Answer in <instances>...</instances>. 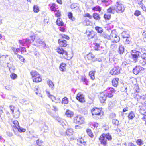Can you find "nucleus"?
I'll return each instance as SVG.
<instances>
[{
	"label": "nucleus",
	"instance_id": "obj_10",
	"mask_svg": "<svg viewBox=\"0 0 146 146\" xmlns=\"http://www.w3.org/2000/svg\"><path fill=\"white\" fill-rule=\"evenodd\" d=\"M76 99L81 102H85L84 96L81 92L78 93L77 95Z\"/></svg>",
	"mask_w": 146,
	"mask_h": 146
},
{
	"label": "nucleus",
	"instance_id": "obj_57",
	"mask_svg": "<svg viewBox=\"0 0 146 146\" xmlns=\"http://www.w3.org/2000/svg\"><path fill=\"white\" fill-rule=\"evenodd\" d=\"M20 112L19 111V110L18 109L17 110V111H15V114L16 116V118L19 117L20 115Z\"/></svg>",
	"mask_w": 146,
	"mask_h": 146
},
{
	"label": "nucleus",
	"instance_id": "obj_54",
	"mask_svg": "<svg viewBox=\"0 0 146 146\" xmlns=\"http://www.w3.org/2000/svg\"><path fill=\"white\" fill-rule=\"evenodd\" d=\"M141 13L140 11L137 10L135 11L134 15L135 16H139L141 14Z\"/></svg>",
	"mask_w": 146,
	"mask_h": 146
},
{
	"label": "nucleus",
	"instance_id": "obj_43",
	"mask_svg": "<svg viewBox=\"0 0 146 146\" xmlns=\"http://www.w3.org/2000/svg\"><path fill=\"white\" fill-rule=\"evenodd\" d=\"M128 117L130 119H132L135 117V114L132 111H131Z\"/></svg>",
	"mask_w": 146,
	"mask_h": 146
},
{
	"label": "nucleus",
	"instance_id": "obj_27",
	"mask_svg": "<svg viewBox=\"0 0 146 146\" xmlns=\"http://www.w3.org/2000/svg\"><path fill=\"white\" fill-rule=\"evenodd\" d=\"M46 92L47 94V96L53 101H55V100H56L55 97L53 95H51L48 92L46 91Z\"/></svg>",
	"mask_w": 146,
	"mask_h": 146
},
{
	"label": "nucleus",
	"instance_id": "obj_2",
	"mask_svg": "<svg viewBox=\"0 0 146 146\" xmlns=\"http://www.w3.org/2000/svg\"><path fill=\"white\" fill-rule=\"evenodd\" d=\"M112 139L111 136L109 133H103L102 134L99 138V140L101 143L104 146H106L107 144V140L111 141Z\"/></svg>",
	"mask_w": 146,
	"mask_h": 146
},
{
	"label": "nucleus",
	"instance_id": "obj_22",
	"mask_svg": "<svg viewBox=\"0 0 146 146\" xmlns=\"http://www.w3.org/2000/svg\"><path fill=\"white\" fill-rule=\"evenodd\" d=\"M24 41L25 43V45L26 44L27 47L29 48V45L31 43V41L28 38H26L24 39Z\"/></svg>",
	"mask_w": 146,
	"mask_h": 146
},
{
	"label": "nucleus",
	"instance_id": "obj_14",
	"mask_svg": "<svg viewBox=\"0 0 146 146\" xmlns=\"http://www.w3.org/2000/svg\"><path fill=\"white\" fill-rule=\"evenodd\" d=\"M57 52L58 53L60 54H64L65 56H67V52L65 51L62 48H58L57 49Z\"/></svg>",
	"mask_w": 146,
	"mask_h": 146
},
{
	"label": "nucleus",
	"instance_id": "obj_13",
	"mask_svg": "<svg viewBox=\"0 0 146 146\" xmlns=\"http://www.w3.org/2000/svg\"><path fill=\"white\" fill-rule=\"evenodd\" d=\"M86 33L87 34L88 37L91 38H94L96 34V33L92 31H87Z\"/></svg>",
	"mask_w": 146,
	"mask_h": 146
},
{
	"label": "nucleus",
	"instance_id": "obj_4",
	"mask_svg": "<svg viewBox=\"0 0 146 146\" xmlns=\"http://www.w3.org/2000/svg\"><path fill=\"white\" fill-rule=\"evenodd\" d=\"M140 53V49L139 51H137L135 50L131 51V55L133 62H136L137 61L138 58L140 56L141 54Z\"/></svg>",
	"mask_w": 146,
	"mask_h": 146
},
{
	"label": "nucleus",
	"instance_id": "obj_34",
	"mask_svg": "<svg viewBox=\"0 0 146 146\" xmlns=\"http://www.w3.org/2000/svg\"><path fill=\"white\" fill-rule=\"evenodd\" d=\"M68 16L69 18L73 21H75V18L73 16V14L71 12H69L68 13Z\"/></svg>",
	"mask_w": 146,
	"mask_h": 146
},
{
	"label": "nucleus",
	"instance_id": "obj_40",
	"mask_svg": "<svg viewBox=\"0 0 146 146\" xmlns=\"http://www.w3.org/2000/svg\"><path fill=\"white\" fill-rule=\"evenodd\" d=\"M33 11L34 12L38 13L39 11L38 6L37 5H34L33 7Z\"/></svg>",
	"mask_w": 146,
	"mask_h": 146
},
{
	"label": "nucleus",
	"instance_id": "obj_19",
	"mask_svg": "<svg viewBox=\"0 0 146 146\" xmlns=\"http://www.w3.org/2000/svg\"><path fill=\"white\" fill-rule=\"evenodd\" d=\"M56 23L59 26H62L64 25V23L62 22V19L60 18H58L56 21Z\"/></svg>",
	"mask_w": 146,
	"mask_h": 146
},
{
	"label": "nucleus",
	"instance_id": "obj_48",
	"mask_svg": "<svg viewBox=\"0 0 146 146\" xmlns=\"http://www.w3.org/2000/svg\"><path fill=\"white\" fill-rule=\"evenodd\" d=\"M131 39L130 37L125 38V40L124 41V42L125 44H130L131 42Z\"/></svg>",
	"mask_w": 146,
	"mask_h": 146
},
{
	"label": "nucleus",
	"instance_id": "obj_36",
	"mask_svg": "<svg viewBox=\"0 0 146 146\" xmlns=\"http://www.w3.org/2000/svg\"><path fill=\"white\" fill-rule=\"evenodd\" d=\"M68 103V99L66 97L63 98L62 100V103L64 104H66Z\"/></svg>",
	"mask_w": 146,
	"mask_h": 146
},
{
	"label": "nucleus",
	"instance_id": "obj_52",
	"mask_svg": "<svg viewBox=\"0 0 146 146\" xmlns=\"http://www.w3.org/2000/svg\"><path fill=\"white\" fill-rule=\"evenodd\" d=\"M17 57L20 60V61L22 62H24L25 60V59L20 55L17 54Z\"/></svg>",
	"mask_w": 146,
	"mask_h": 146
},
{
	"label": "nucleus",
	"instance_id": "obj_60",
	"mask_svg": "<svg viewBox=\"0 0 146 146\" xmlns=\"http://www.w3.org/2000/svg\"><path fill=\"white\" fill-rule=\"evenodd\" d=\"M60 35L61 36H62V37L63 38H65L67 40H68L70 39L69 37L68 36L66 35H65V34H61Z\"/></svg>",
	"mask_w": 146,
	"mask_h": 146
},
{
	"label": "nucleus",
	"instance_id": "obj_49",
	"mask_svg": "<svg viewBox=\"0 0 146 146\" xmlns=\"http://www.w3.org/2000/svg\"><path fill=\"white\" fill-rule=\"evenodd\" d=\"M56 5L54 4H52L50 7L52 11L55 12L56 11Z\"/></svg>",
	"mask_w": 146,
	"mask_h": 146
},
{
	"label": "nucleus",
	"instance_id": "obj_17",
	"mask_svg": "<svg viewBox=\"0 0 146 146\" xmlns=\"http://www.w3.org/2000/svg\"><path fill=\"white\" fill-rule=\"evenodd\" d=\"M125 48L122 45H120L118 48V53L121 54H122L124 52Z\"/></svg>",
	"mask_w": 146,
	"mask_h": 146
},
{
	"label": "nucleus",
	"instance_id": "obj_29",
	"mask_svg": "<svg viewBox=\"0 0 146 146\" xmlns=\"http://www.w3.org/2000/svg\"><path fill=\"white\" fill-rule=\"evenodd\" d=\"M101 36L108 40H110V35L107 34L103 33L101 34Z\"/></svg>",
	"mask_w": 146,
	"mask_h": 146
},
{
	"label": "nucleus",
	"instance_id": "obj_9",
	"mask_svg": "<svg viewBox=\"0 0 146 146\" xmlns=\"http://www.w3.org/2000/svg\"><path fill=\"white\" fill-rule=\"evenodd\" d=\"M121 68L118 66L114 67L110 72V73L111 75H118L120 73Z\"/></svg>",
	"mask_w": 146,
	"mask_h": 146
},
{
	"label": "nucleus",
	"instance_id": "obj_21",
	"mask_svg": "<svg viewBox=\"0 0 146 146\" xmlns=\"http://www.w3.org/2000/svg\"><path fill=\"white\" fill-rule=\"evenodd\" d=\"M96 73L95 71H91L89 72V75L91 79L92 80H94L95 79V74Z\"/></svg>",
	"mask_w": 146,
	"mask_h": 146
},
{
	"label": "nucleus",
	"instance_id": "obj_32",
	"mask_svg": "<svg viewBox=\"0 0 146 146\" xmlns=\"http://www.w3.org/2000/svg\"><path fill=\"white\" fill-rule=\"evenodd\" d=\"M136 143L139 146H141L144 144V142L142 139H138L136 141Z\"/></svg>",
	"mask_w": 146,
	"mask_h": 146
},
{
	"label": "nucleus",
	"instance_id": "obj_45",
	"mask_svg": "<svg viewBox=\"0 0 146 146\" xmlns=\"http://www.w3.org/2000/svg\"><path fill=\"white\" fill-rule=\"evenodd\" d=\"M13 123L15 125V127L17 129L19 126V123L18 121L17 120H15L13 121Z\"/></svg>",
	"mask_w": 146,
	"mask_h": 146
},
{
	"label": "nucleus",
	"instance_id": "obj_64",
	"mask_svg": "<svg viewBox=\"0 0 146 146\" xmlns=\"http://www.w3.org/2000/svg\"><path fill=\"white\" fill-rule=\"evenodd\" d=\"M9 108H10V110H11L12 111L11 113L12 114H13L14 110V106L13 105H10L9 106Z\"/></svg>",
	"mask_w": 146,
	"mask_h": 146
},
{
	"label": "nucleus",
	"instance_id": "obj_23",
	"mask_svg": "<svg viewBox=\"0 0 146 146\" xmlns=\"http://www.w3.org/2000/svg\"><path fill=\"white\" fill-rule=\"evenodd\" d=\"M117 36L116 33L115 31L112 30L110 35V40L113 39Z\"/></svg>",
	"mask_w": 146,
	"mask_h": 146
},
{
	"label": "nucleus",
	"instance_id": "obj_25",
	"mask_svg": "<svg viewBox=\"0 0 146 146\" xmlns=\"http://www.w3.org/2000/svg\"><path fill=\"white\" fill-rule=\"evenodd\" d=\"M47 83L49 85V87L51 88L53 90L54 88V84L51 80H48Z\"/></svg>",
	"mask_w": 146,
	"mask_h": 146
},
{
	"label": "nucleus",
	"instance_id": "obj_56",
	"mask_svg": "<svg viewBox=\"0 0 146 146\" xmlns=\"http://www.w3.org/2000/svg\"><path fill=\"white\" fill-rule=\"evenodd\" d=\"M113 108V105L112 102L110 101L109 102L108 108L109 109H111Z\"/></svg>",
	"mask_w": 146,
	"mask_h": 146
},
{
	"label": "nucleus",
	"instance_id": "obj_16",
	"mask_svg": "<svg viewBox=\"0 0 146 146\" xmlns=\"http://www.w3.org/2000/svg\"><path fill=\"white\" fill-rule=\"evenodd\" d=\"M119 79L118 78H116L113 79L112 81V83L113 86L116 87L118 85Z\"/></svg>",
	"mask_w": 146,
	"mask_h": 146
},
{
	"label": "nucleus",
	"instance_id": "obj_41",
	"mask_svg": "<svg viewBox=\"0 0 146 146\" xmlns=\"http://www.w3.org/2000/svg\"><path fill=\"white\" fill-rule=\"evenodd\" d=\"M93 11H96L100 12L101 10V7L99 6H96L92 8Z\"/></svg>",
	"mask_w": 146,
	"mask_h": 146
},
{
	"label": "nucleus",
	"instance_id": "obj_3",
	"mask_svg": "<svg viewBox=\"0 0 146 146\" xmlns=\"http://www.w3.org/2000/svg\"><path fill=\"white\" fill-rule=\"evenodd\" d=\"M30 74L32 76L33 80L34 82L37 83L42 81L40 75L37 71H32L30 72Z\"/></svg>",
	"mask_w": 146,
	"mask_h": 146
},
{
	"label": "nucleus",
	"instance_id": "obj_33",
	"mask_svg": "<svg viewBox=\"0 0 146 146\" xmlns=\"http://www.w3.org/2000/svg\"><path fill=\"white\" fill-rule=\"evenodd\" d=\"M87 57L89 60H91L92 61L93 59L95 58V56L91 53H90L87 55Z\"/></svg>",
	"mask_w": 146,
	"mask_h": 146
},
{
	"label": "nucleus",
	"instance_id": "obj_39",
	"mask_svg": "<svg viewBox=\"0 0 146 146\" xmlns=\"http://www.w3.org/2000/svg\"><path fill=\"white\" fill-rule=\"evenodd\" d=\"M116 7L114 6L110 7L107 9V12L109 13H112L115 9Z\"/></svg>",
	"mask_w": 146,
	"mask_h": 146
},
{
	"label": "nucleus",
	"instance_id": "obj_31",
	"mask_svg": "<svg viewBox=\"0 0 146 146\" xmlns=\"http://www.w3.org/2000/svg\"><path fill=\"white\" fill-rule=\"evenodd\" d=\"M93 45L95 50H98L100 49V46L99 44L97 43H94Z\"/></svg>",
	"mask_w": 146,
	"mask_h": 146
},
{
	"label": "nucleus",
	"instance_id": "obj_11",
	"mask_svg": "<svg viewBox=\"0 0 146 146\" xmlns=\"http://www.w3.org/2000/svg\"><path fill=\"white\" fill-rule=\"evenodd\" d=\"M58 43L60 46L62 47H66L68 45L67 41L63 38L59 39Z\"/></svg>",
	"mask_w": 146,
	"mask_h": 146
},
{
	"label": "nucleus",
	"instance_id": "obj_15",
	"mask_svg": "<svg viewBox=\"0 0 146 146\" xmlns=\"http://www.w3.org/2000/svg\"><path fill=\"white\" fill-rule=\"evenodd\" d=\"M136 94V97L137 99H140L141 101L143 102H144L146 101V95H143L142 96H140L139 94Z\"/></svg>",
	"mask_w": 146,
	"mask_h": 146
},
{
	"label": "nucleus",
	"instance_id": "obj_46",
	"mask_svg": "<svg viewBox=\"0 0 146 146\" xmlns=\"http://www.w3.org/2000/svg\"><path fill=\"white\" fill-rule=\"evenodd\" d=\"M111 15L110 14H105L104 17L106 20H109L110 19Z\"/></svg>",
	"mask_w": 146,
	"mask_h": 146
},
{
	"label": "nucleus",
	"instance_id": "obj_63",
	"mask_svg": "<svg viewBox=\"0 0 146 146\" xmlns=\"http://www.w3.org/2000/svg\"><path fill=\"white\" fill-rule=\"evenodd\" d=\"M57 12L55 14V15L57 17H59L61 15V12L59 10L56 11Z\"/></svg>",
	"mask_w": 146,
	"mask_h": 146
},
{
	"label": "nucleus",
	"instance_id": "obj_6",
	"mask_svg": "<svg viewBox=\"0 0 146 146\" xmlns=\"http://www.w3.org/2000/svg\"><path fill=\"white\" fill-rule=\"evenodd\" d=\"M144 70V68L140 66H137L133 70V73L135 75H137L140 73H142Z\"/></svg>",
	"mask_w": 146,
	"mask_h": 146
},
{
	"label": "nucleus",
	"instance_id": "obj_18",
	"mask_svg": "<svg viewBox=\"0 0 146 146\" xmlns=\"http://www.w3.org/2000/svg\"><path fill=\"white\" fill-rule=\"evenodd\" d=\"M92 17H93L95 20H99L101 19L100 15L97 13H93Z\"/></svg>",
	"mask_w": 146,
	"mask_h": 146
},
{
	"label": "nucleus",
	"instance_id": "obj_38",
	"mask_svg": "<svg viewBox=\"0 0 146 146\" xmlns=\"http://www.w3.org/2000/svg\"><path fill=\"white\" fill-rule=\"evenodd\" d=\"M81 80L82 81L84 82V84L86 85H88V81L85 76H82Z\"/></svg>",
	"mask_w": 146,
	"mask_h": 146
},
{
	"label": "nucleus",
	"instance_id": "obj_35",
	"mask_svg": "<svg viewBox=\"0 0 146 146\" xmlns=\"http://www.w3.org/2000/svg\"><path fill=\"white\" fill-rule=\"evenodd\" d=\"M95 29L98 33H101L103 31V29L99 26H96L95 27Z\"/></svg>",
	"mask_w": 146,
	"mask_h": 146
},
{
	"label": "nucleus",
	"instance_id": "obj_24",
	"mask_svg": "<svg viewBox=\"0 0 146 146\" xmlns=\"http://www.w3.org/2000/svg\"><path fill=\"white\" fill-rule=\"evenodd\" d=\"M6 56H8V55H6V56L4 55H3L0 57V64H3V63L4 62L5 60H6Z\"/></svg>",
	"mask_w": 146,
	"mask_h": 146
},
{
	"label": "nucleus",
	"instance_id": "obj_44",
	"mask_svg": "<svg viewBox=\"0 0 146 146\" xmlns=\"http://www.w3.org/2000/svg\"><path fill=\"white\" fill-rule=\"evenodd\" d=\"M17 129L18 131L20 133L24 132L26 131L25 129L23 128L20 126H19Z\"/></svg>",
	"mask_w": 146,
	"mask_h": 146
},
{
	"label": "nucleus",
	"instance_id": "obj_55",
	"mask_svg": "<svg viewBox=\"0 0 146 146\" xmlns=\"http://www.w3.org/2000/svg\"><path fill=\"white\" fill-rule=\"evenodd\" d=\"M10 77L12 79L14 80L17 78V75L14 73H12L10 75Z\"/></svg>",
	"mask_w": 146,
	"mask_h": 146
},
{
	"label": "nucleus",
	"instance_id": "obj_28",
	"mask_svg": "<svg viewBox=\"0 0 146 146\" xmlns=\"http://www.w3.org/2000/svg\"><path fill=\"white\" fill-rule=\"evenodd\" d=\"M66 66V64L65 63H62L60 64V69L62 72H64L65 71L66 69L65 67Z\"/></svg>",
	"mask_w": 146,
	"mask_h": 146
},
{
	"label": "nucleus",
	"instance_id": "obj_37",
	"mask_svg": "<svg viewBox=\"0 0 146 146\" xmlns=\"http://www.w3.org/2000/svg\"><path fill=\"white\" fill-rule=\"evenodd\" d=\"M86 131L87 134L91 138H93V137L94 135L91 130L90 129H87Z\"/></svg>",
	"mask_w": 146,
	"mask_h": 146
},
{
	"label": "nucleus",
	"instance_id": "obj_50",
	"mask_svg": "<svg viewBox=\"0 0 146 146\" xmlns=\"http://www.w3.org/2000/svg\"><path fill=\"white\" fill-rule=\"evenodd\" d=\"M112 122L113 125H115L117 126H118L119 124V121L117 119H113Z\"/></svg>",
	"mask_w": 146,
	"mask_h": 146
},
{
	"label": "nucleus",
	"instance_id": "obj_59",
	"mask_svg": "<svg viewBox=\"0 0 146 146\" xmlns=\"http://www.w3.org/2000/svg\"><path fill=\"white\" fill-rule=\"evenodd\" d=\"M84 23L86 25H89L91 23V22L90 20L87 19H86L85 20Z\"/></svg>",
	"mask_w": 146,
	"mask_h": 146
},
{
	"label": "nucleus",
	"instance_id": "obj_12",
	"mask_svg": "<svg viewBox=\"0 0 146 146\" xmlns=\"http://www.w3.org/2000/svg\"><path fill=\"white\" fill-rule=\"evenodd\" d=\"M140 51V56L142 59L146 61V50L143 48H141Z\"/></svg>",
	"mask_w": 146,
	"mask_h": 146
},
{
	"label": "nucleus",
	"instance_id": "obj_26",
	"mask_svg": "<svg viewBox=\"0 0 146 146\" xmlns=\"http://www.w3.org/2000/svg\"><path fill=\"white\" fill-rule=\"evenodd\" d=\"M73 114L74 113L72 112L69 110H67L66 112V115L69 117H72Z\"/></svg>",
	"mask_w": 146,
	"mask_h": 146
},
{
	"label": "nucleus",
	"instance_id": "obj_1",
	"mask_svg": "<svg viewBox=\"0 0 146 146\" xmlns=\"http://www.w3.org/2000/svg\"><path fill=\"white\" fill-rule=\"evenodd\" d=\"M102 108H99L94 107L91 110L92 117L95 119H98L101 118L103 115V112Z\"/></svg>",
	"mask_w": 146,
	"mask_h": 146
},
{
	"label": "nucleus",
	"instance_id": "obj_8",
	"mask_svg": "<svg viewBox=\"0 0 146 146\" xmlns=\"http://www.w3.org/2000/svg\"><path fill=\"white\" fill-rule=\"evenodd\" d=\"M115 6L117 8L116 11L117 12L120 13L124 11L125 9L123 4L117 2Z\"/></svg>",
	"mask_w": 146,
	"mask_h": 146
},
{
	"label": "nucleus",
	"instance_id": "obj_7",
	"mask_svg": "<svg viewBox=\"0 0 146 146\" xmlns=\"http://www.w3.org/2000/svg\"><path fill=\"white\" fill-rule=\"evenodd\" d=\"M108 92L106 94L108 98H111L113 96V94L116 92V90L113 88L110 87L108 88L106 90Z\"/></svg>",
	"mask_w": 146,
	"mask_h": 146
},
{
	"label": "nucleus",
	"instance_id": "obj_30",
	"mask_svg": "<svg viewBox=\"0 0 146 146\" xmlns=\"http://www.w3.org/2000/svg\"><path fill=\"white\" fill-rule=\"evenodd\" d=\"M73 133V129H67L66 132V134L68 136L72 135Z\"/></svg>",
	"mask_w": 146,
	"mask_h": 146
},
{
	"label": "nucleus",
	"instance_id": "obj_58",
	"mask_svg": "<svg viewBox=\"0 0 146 146\" xmlns=\"http://www.w3.org/2000/svg\"><path fill=\"white\" fill-rule=\"evenodd\" d=\"M78 4L76 3H73L71 5L70 7L71 9H73L78 7Z\"/></svg>",
	"mask_w": 146,
	"mask_h": 146
},
{
	"label": "nucleus",
	"instance_id": "obj_20",
	"mask_svg": "<svg viewBox=\"0 0 146 146\" xmlns=\"http://www.w3.org/2000/svg\"><path fill=\"white\" fill-rule=\"evenodd\" d=\"M56 120L59 122L60 125H61L62 126H64V125H66L64 122L65 121L59 117H57L56 118Z\"/></svg>",
	"mask_w": 146,
	"mask_h": 146
},
{
	"label": "nucleus",
	"instance_id": "obj_5",
	"mask_svg": "<svg viewBox=\"0 0 146 146\" xmlns=\"http://www.w3.org/2000/svg\"><path fill=\"white\" fill-rule=\"evenodd\" d=\"M84 120V117L80 115H77L74 118V122L79 125L83 124Z\"/></svg>",
	"mask_w": 146,
	"mask_h": 146
},
{
	"label": "nucleus",
	"instance_id": "obj_62",
	"mask_svg": "<svg viewBox=\"0 0 146 146\" xmlns=\"http://www.w3.org/2000/svg\"><path fill=\"white\" fill-rule=\"evenodd\" d=\"M96 61H98L100 62L102 61V60L101 59L99 58H95L94 59H93L92 60V62H95Z\"/></svg>",
	"mask_w": 146,
	"mask_h": 146
},
{
	"label": "nucleus",
	"instance_id": "obj_51",
	"mask_svg": "<svg viewBox=\"0 0 146 146\" xmlns=\"http://www.w3.org/2000/svg\"><path fill=\"white\" fill-rule=\"evenodd\" d=\"M122 34L123 37L124 39L128 38L130 36V35L129 34H126L125 32H123V33Z\"/></svg>",
	"mask_w": 146,
	"mask_h": 146
},
{
	"label": "nucleus",
	"instance_id": "obj_61",
	"mask_svg": "<svg viewBox=\"0 0 146 146\" xmlns=\"http://www.w3.org/2000/svg\"><path fill=\"white\" fill-rule=\"evenodd\" d=\"M21 53H23L25 52H26L27 51L25 47H21Z\"/></svg>",
	"mask_w": 146,
	"mask_h": 146
},
{
	"label": "nucleus",
	"instance_id": "obj_42",
	"mask_svg": "<svg viewBox=\"0 0 146 146\" xmlns=\"http://www.w3.org/2000/svg\"><path fill=\"white\" fill-rule=\"evenodd\" d=\"M113 39V40L111 41V43H114L118 42L119 41L120 38L119 36H117Z\"/></svg>",
	"mask_w": 146,
	"mask_h": 146
},
{
	"label": "nucleus",
	"instance_id": "obj_47",
	"mask_svg": "<svg viewBox=\"0 0 146 146\" xmlns=\"http://www.w3.org/2000/svg\"><path fill=\"white\" fill-rule=\"evenodd\" d=\"M128 86L127 85L126 86H123L121 87V90L123 92H126L127 90V87Z\"/></svg>",
	"mask_w": 146,
	"mask_h": 146
},
{
	"label": "nucleus",
	"instance_id": "obj_53",
	"mask_svg": "<svg viewBox=\"0 0 146 146\" xmlns=\"http://www.w3.org/2000/svg\"><path fill=\"white\" fill-rule=\"evenodd\" d=\"M107 97H100V102L101 103H105V102L106 101V99Z\"/></svg>",
	"mask_w": 146,
	"mask_h": 146
}]
</instances>
